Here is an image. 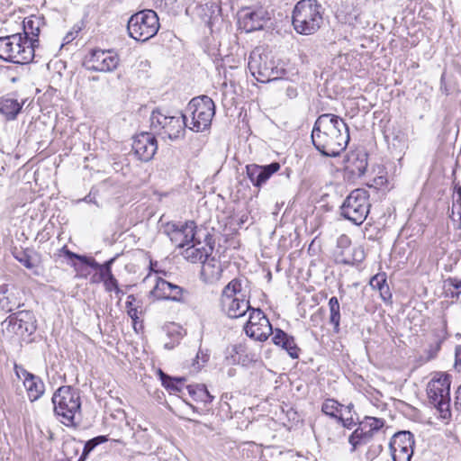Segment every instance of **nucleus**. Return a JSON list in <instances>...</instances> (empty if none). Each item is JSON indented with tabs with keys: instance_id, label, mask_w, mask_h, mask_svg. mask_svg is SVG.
<instances>
[{
	"instance_id": "obj_1",
	"label": "nucleus",
	"mask_w": 461,
	"mask_h": 461,
	"mask_svg": "<svg viewBox=\"0 0 461 461\" xmlns=\"http://www.w3.org/2000/svg\"><path fill=\"white\" fill-rule=\"evenodd\" d=\"M311 137L315 149L326 157L339 156L347 148L350 139L347 123L332 113L318 116Z\"/></svg>"
},
{
	"instance_id": "obj_2",
	"label": "nucleus",
	"mask_w": 461,
	"mask_h": 461,
	"mask_svg": "<svg viewBox=\"0 0 461 461\" xmlns=\"http://www.w3.org/2000/svg\"><path fill=\"white\" fill-rule=\"evenodd\" d=\"M54 413L65 426H77L75 419L81 413V398L78 389L70 385L58 388L51 398Z\"/></svg>"
},
{
	"instance_id": "obj_3",
	"label": "nucleus",
	"mask_w": 461,
	"mask_h": 461,
	"mask_svg": "<svg viewBox=\"0 0 461 461\" xmlns=\"http://www.w3.org/2000/svg\"><path fill=\"white\" fill-rule=\"evenodd\" d=\"M323 22L322 7L316 0H301L293 11L292 23L296 32L311 35Z\"/></svg>"
},
{
	"instance_id": "obj_4",
	"label": "nucleus",
	"mask_w": 461,
	"mask_h": 461,
	"mask_svg": "<svg viewBox=\"0 0 461 461\" xmlns=\"http://www.w3.org/2000/svg\"><path fill=\"white\" fill-rule=\"evenodd\" d=\"M248 68L252 76L261 83L277 80L285 74V68L279 67L272 53L260 47L251 51Z\"/></svg>"
},
{
	"instance_id": "obj_5",
	"label": "nucleus",
	"mask_w": 461,
	"mask_h": 461,
	"mask_svg": "<svg viewBox=\"0 0 461 461\" xmlns=\"http://www.w3.org/2000/svg\"><path fill=\"white\" fill-rule=\"evenodd\" d=\"M150 128L172 141L182 139L187 128L186 114L168 115L159 109L153 110L150 114Z\"/></svg>"
},
{
	"instance_id": "obj_6",
	"label": "nucleus",
	"mask_w": 461,
	"mask_h": 461,
	"mask_svg": "<svg viewBox=\"0 0 461 461\" xmlns=\"http://www.w3.org/2000/svg\"><path fill=\"white\" fill-rule=\"evenodd\" d=\"M22 33L0 37V59L15 64H28L33 60L34 50L27 44Z\"/></svg>"
},
{
	"instance_id": "obj_7",
	"label": "nucleus",
	"mask_w": 461,
	"mask_h": 461,
	"mask_svg": "<svg viewBox=\"0 0 461 461\" xmlns=\"http://www.w3.org/2000/svg\"><path fill=\"white\" fill-rule=\"evenodd\" d=\"M159 27L158 14L151 9H144L132 14L127 23L129 36L142 42L154 37Z\"/></svg>"
},
{
	"instance_id": "obj_8",
	"label": "nucleus",
	"mask_w": 461,
	"mask_h": 461,
	"mask_svg": "<svg viewBox=\"0 0 461 461\" xmlns=\"http://www.w3.org/2000/svg\"><path fill=\"white\" fill-rule=\"evenodd\" d=\"M185 114L191 117L187 128L195 132H201L210 128L215 114V104L207 95L193 98L185 108Z\"/></svg>"
},
{
	"instance_id": "obj_9",
	"label": "nucleus",
	"mask_w": 461,
	"mask_h": 461,
	"mask_svg": "<svg viewBox=\"0 0 461 461\" xmlns=\"http://www.w3.org/2000/svg\"><path fill=\"white\" fill-rule=\"evenodd\" d=\"M450 375L440 374L431 379L427 386L429 402L439 412L441 418L448 419L450 411Z\"/></svg>"
},
{
	"instance_id": "obj_10",
	"label": "nucleus",
	"mask_w": 461,
	"mask_h": 461,
	"mask_svg": "<svg viewBox=\"0 0 461 461\" xmlns=\"http://www.w3.org/2000/svg\"><path fill=\"white\" fill-rule=\"evenodd\" d=\"M368 198L366 190H353L340 206V215L355 225H361L369 213L371 204Z\"/></svg>"
},
{
	"instance_id": "obj_11",
	"label": "nucleus",
	"mask_w": 461,
	"mask_h": 461,
	"mask_svg": "<svg viewBox=\"0 0 461 461\" xmlns=\"http://www.w3.org/2000/svg\"><path fill=\"white\" fill-rule=\"evenodd\" d=\"M88 70L95 72H112L120 64V58L114 50H91L86 57Z\"/></svg>"
},
{
	"instance_id": "obj_12",
	"label": "nucleus",
	"mask_w": 461,
	"mask_h": 461,
	"mask_svg": "<svg viewBox=\"0 0 461 461\" xmlns=\"http://www.w3.org/2000/svg\"><path fill=\"white\" fill-rule=\"evenodd\" d=\"M244 330L249 338L258 341H266L274 330L265 313L259 308H254L249 312V320L244 325Z\"/></svg>"
},
{
	"instance_id": "obj_13",
	"label": "nucleus",
	"mask_w": 461,
	"mask_h": 461,
	"mask_svg": "<svg viewBox=\"0 0 461 461\" xmlns=\"http://www.w3.org/2000/svg\"><path fill=\"white\" fill-rule=\"evenodd\" d=\"M196 229L197 226L194 221H186L184 224L168 222L164 228V233L176 247L184 248L191 242L196 241Z\"/></svg>"
},
{
	"instance_id": "obj_14",
	"label": "nucleus",
	"mask_w": 461,
	"mask_h": 461,
	"mask_svg": "<svg viewBox=\"0 0 461 461\" xmlns=\"http://www.w3.org/2000/svg\"><path fill=\"white\" fill-rule=\"evenodd\" d=\"M414 436L410 431L395 433L389 444L393 461H411L413 456Z\"/></svg>"
},
{
	"instance_id": "obj_15",
	"label": "nucleus",
	"mask_w": 461,
	"mask_h": 461,
	"mask_svg": "<svg viewBox=\"0 0 461 461\" xmlns=\"http://www.w3.org/2000/svg\"><path fill=\"white\" fill-rule=\"evenodd\" d=\"M37 321L32 311H19L10 314L4 321L8 323L12 331L19 336H31L36 331Z\"/></svg>"
},
{
	"instance_id": "obj_16",
	"label": "nucleus",
	"mask_w": 461,
	"mask_h": 461,
	"mask_svg": "<svg viewBox=\"0 0 461 461\" xmlns=\"http://www.w3.org/2000/svg\"><path fill=\"white\" fill-rule=\"evenodd\" d=\"M132 150L139 160L143 162L151 160L158 150V141L155 135L143 131L134 136Z\"/></svg>"
},
{
	"instance_id": "obj_17",
	"label": "nucleus",
	"mask_w": 461,
	"mask_h": 461,
	"mask_svg": "<svg viewBox=\"0 0 461 461\" xmlns=\"http://www.w3.org/2000/svg\"><path fill=\"white\" fill-rule=\"evenodd\" d=\"M24 293L15 285L3 284L0 285V310L13 312L24 305Z\"/></svg>"
},
{
	"instance_id": "obj_18",
	"label": "nucleus",
	"mask_w": 461,
	"mask_h": 461,
	"mask_svg": "<svg viewBox=\"0 0 461 461\" xmlns=\"http://www.w3.org/2000/svg\"><path fill=\"white\" fill-rule=\"evenodd\" d=\"M150 294L158 300L185 302L184 294L187 292L182 287L159 277L157 279Z\"/></svg>"
},
{
	"instance_id": "obj_19",
	"label": "nucleus",
	"mask_w": 461,
	"mask_h": 461,
	"mask_svg": "<svg viewBox=\"0 0 461 461\" xmlns=\"http://www.w3.org/2000/svg\"><path fill=\"white\" fill-rule=\"evenodd\" d=\"M280 169L278 162L259 166L250 164L246 167L247 176L255 187H261L275 173Z\"/></svg>"
},
{
	"instance_id": "obj_20",
	"label": "nucleus",
	"mask_w": 461,
	"mask_h": 461,
	"mask_svg": "<svg viewBox=\"0 0 461 461\" xmlns=\"http://www.w3.org/2000/svg\"><path fill=\"white\" fill-rule=\"evenodd\" d=\"M205 240L207 245L209 246L208 249L204 247H197L198 245H201V240L196 237V241H193V245L187 247L184 252L183 256L185 258H186L188 261L192 263L196 262H202L207 259L210 257V254L213 250V247L211 245L212 236L209 234H206Z\"/></svg>"
},
{
	"instance_id": "obj_21",
	"label": "nucleus",
	"mask_w": 461,
	"mask_h": 461,
	"mask_svg": "<svg viewBox=\"0 0 461 461\" xmlns=\"http://www.w3.org/2000/svg\"><path fill=\"white\" fill-rule=\"evenodd\" d=\"M271 335H273L272 342L276 346L281 347L285 349L292 358L296 359L299 357L301 349L296 345L293 336L278 328L274 330Z\"/></svg>"
},
{
	"instance_id": "obj_22",
	"label": "nucleus",
	"mask_w": 461,
	"mask_h": 461,
	"mask_svg": "<svg viewBox=\"0 0 461 461\" xmlns=\"http://www.w3.org/2000/svg\"><path fill=\"white\" fill-rule=\"evenodd\" d=\"M41 21L39 17L31 16L25 18L23 22V38L28 41L27 44L32 46L35 50V48L39 46V35L41 32Z\"/></svg>"
},
{
	"instance_id": "obj_23",
	"label": "nucleus",
	"mask_w": 461,
	"mask_h": 461,
	"mask_svg": "<svg viewBox=\"0 0 461 461\" xmlns=\"http://www.w3.org/2000/svg\"><path fill=\"white\" fill-rule=\"evenodd\" d=\"M222 268L220 262L214 258H208L203 261L201 278L206 284H214L221 277Z\"/></svg>"
},
{
	"instance_id": "obj_24",
	"label": "nucleus",
	"mask_w": 461,
	"mask_h": 461,
	"mask_svg": "<svg viewBox=\"0 0 461 461\" xmlns=\"http://www.w3.org/2000/svg\"><path fill=\"white\" fill-rule=\"evenodd\" d=\"M221 306L227 315L232 319L242 317L248 311L250 312L251 309H253L249 302L245 300L244 295H241V298L238 297L230 302H226L222 303Z\"/></svg>"
},
{
	"instance_id": "obj_25",
	"label": "nucleus",
	"mask_w": 461,
	"mask_h": 461,
	"mask_svg": "<svg viewBox=\"0 0 461 461\" xmlns=\"http://www.w3.org/2000/svg\"><path fill=\"white\" fill-rule=\"evenodd\" d=\"M268 20H270L269 14L262 7L249 12L244 16L245 24L249 26V31L262 29Z\"/></svg>"
},
{
	"instance_id": "obj_26",
	"label": "nucleus",
	"mask_w": 461,
	"mask_h": 461,
	"mask_svg": "<svg viewBox=\"0 0 461 461\" xmlns=\"http://www.w3.org/2000/svg\"><path fill=\"white\" fill-rule=\"evenodd\" d=\"M367 165L366 153L353 155L348 158V165L346 166V171L352 177H360L365 174Z\"/></svg>"
},
{
	"instance_id": "obj_27",
	"label": "nucleus",
	"mask_w": 461,
	"mask_h": 461,
	"mask_svg": "<svg viewBox=\"0 0 461 461\" xmlns=\"http://www.w3.org/2000/svg\"><path fill=\"white\" fill-rule=\"evenodd\" d=\"M159 376L162 382V384L171 394L179 395L183 397L185 395V386L184 383L185 382V377H172L161 370H159Z\"/></svg>"
},
{
	"instance_id": "obj_28",
	"label": "nucleus",
	"mask_w": 461,
	"mask_h": 461,
	"mask_svg": "<svg viewBox=\"0 0 461 461\" xmlns=\"http://www.w3.org/2000/svg\"><path fill=\"white\" fill-rule=\"evenodd\" d=\"M23 385L26 389L28 398L31 402L40 399L45 392V384L38 375H29V378L23 380Z\"/></svg>"
},
{
	"instance_id": "obj_29",
	"label": "nucleus",
	"mask_w": 461,
	"mask_h": 461,
	"mask_svg": "<svg viewBox=\"0 0 461 461\" xmlns=\"http://www.w3.org/2000/svg\"><path fill=\"white\" fill-rule=\"evenodd\" d=\"M185 389L194 401L203 402L204 407H207L214 399L203 384L186 385Z\"/></svg>"
},
{
	"instance_id": "obj_30",
	"label": "nucleus",
	"mask_w": 461,
	"mask_h": 461,
	"mask_svg": "<svg viewBox=\"0 0 461 461\" xmlns=\"http://www.w3.org/2000/svg\"><path fill=\"white\" fill-rule=\"evenodd\" d=\"M23 104L12 97H3L0 99V113L7 120H14L22 109Z\"/></svg>"
},
{
	"instance_id": "obj_31",
	"label": "nucleus",
	"mask_w": 461,
	"mask_h": 461,
	"mask_svg": "<svg viewBox=\"0 0 461 461\" xmlns=\"http://www.w3.org/2000/svg\"><path fill=\"white\" fill-rule=\"evenodd\" d=\"M374 432L368 429H364L363 425L356 429L349 436L348 442L352 446V451H355L358 446L365 445L373 438Z\"/></svg>"
},
{
	"instance_id": "obj_32",
	"label": "nucleus",
	"mask_w": 461,
	"mask_h": 461,
	"mask_svg": "<svg viewBox=\"0 0 461 461\" xmlns=\"http://www.w3.org/2000/svg\"><path fill=\"white\" fill-rule=\"evenodd\" d=\"M241 292V279L234 278L232 279L222 290L221 303H225L226 302H230L237 297V294Z\"/></svg>"
},
{
	"instance_id": "obj_33",
	"label": "nucleus",
	"mask_w": 461,
	"mask_h": 461,
	"mask_svg": "<svg viewBox=\"0 0 461 461\" xmlns=\"http://www.w3.org/2000/svg\"><path fill=\"white\" fill-rule=\"evenodd\" d=\"M350 245L351 240L349 237H348L347 235H341L339 237L337 240V246L333 253L334 260L336 263L341 264V262L339 260V257H349V252H351L353 249L350 247Z\"/></svg>"
},
{
	"instance_id": "obj_34",
	"label": "nucleus",
	"mask_w": 461,
	"mask_h": 461,
	"mask_svg": "<svg viewBox=\"0 0 461 461\" xmlns=\"http://www.w3.org/2000/svg\"><path fill=\"white\" fill-rule=\"evenodd\" d=\"M328 304L330 309V323L333 325L334 331L339 332L340 323V305L338 298L336 296H332L330 298Z\"/></svg>"
},
{
	"instance_id": "obj_35",
	"label": "nucleus",
	"mask_w": 461,
	"mask_h": 461,
	"mask_svg": "<svg viewBox=\"0 0 461 461\" xmlns=\"http://www.w3.org/2000/svg\"><path fill=\"white\" fill-rule=\"evenodd\" d=\"M115 258H113L104 264H99L94 258L89 257L87 266L93 269L98 270V277L113 275L112 272V265L113 264Z\"/></svg>"
},
{
	"instance_id": "obj_36",
	"label": "nucleus",
	"mask_w": 461,
	"mask_h": 461,
	"mask_svg": "<svg viewBox=\"0 0 461 461\" xmlns=\"http://www.w3.org/2000/svg\"><path fill=\"white\" fill-rule=\"evenodd\" d=\"M14 258L28 269L37 267V254L32 255L28 249H21L14 252Z\"/></svg>"
},
{
	"instance_id": "obj_37",
	"label": "nucleus",
	"mask_w": 461,
	"mask_h": 461,
	"mask_svg": "<svg viewBox=\"0 0 461 461\" xmlns=\"http://www.w3.org/2000/svg\"><path fill=\"white\" fill-rule=\"evenodd\" d=\"M136 298L133 294H130L127 297L126 301V311L129 317L131 319L133 323V328L136 330H137V324L139 321V311L138 309L140 307L141 302H137Z\"/></svg>"
},
{
	"instance_id": "obj_38",
	"label": "nucleus",
	"mask_w": 461,
	"mask_h": 461,
	"mask_svg": "<svg viewBox=\"0 0 461 461\" xmlns=\"http://www.w3.org/2000/svg\"><path fill=\"white\" fill-rule=\"evenodd\" d=\"M342 407L343 405L334 399H327L322 403L321 411L326 415L338 420L339 414L342 413Z\"/></svg>"
},
{
	"instance_id": "obj_39",
	"label": "nucleus",
	"mask_w": 461,
	"mask_h": 461,
	"mask_svg": "<svg viewBox=\"0 0 461 461\" xmlns=\"http://www.w3.org/2000/svg\"><path fill=\"white\" fill-rule=\"evenodd\" d=\"M385 139H392L393 145L395 148L402 149L406 146L407 136L400 128L393 127L392 131L385 135Z\"/></svg>"
},
{
	"instance_id": "obj_40",
	"label": "nucleus",
	"mask_w": 461,
	"mask_h": 461,
	"mask_svg": "<svg viewBox=\"0 0 461 461\" xmlns=\"http://www.w3.org/2000/svg\"><path fill=\"white\" fill-rule=\"evenodd\" d=\"M365 258V252L361 247L353 248L351 252H349V257H339V260L342 265H355L357 263H360Z\"/></svg>"
},
{
	"instance_id": "obj_41",
	"label": "nucleus",
	"mask_w": 461,
	"mask_h": 461,
	"mask_svg": "<svg viewBox=\"0 0 461 461\" xmlns=\"http://www.w3.org/2000/svg\"><path fill=\"white\" fill-rule=\"evenodd\" d=\"M133 439L140 449H150L151 444L147 429H137L133 433Z\"/></svg>"
},
{
	"instance_id": "obj_42",
	"label": "nucleus",
	"mask_w": 461,
	"mask_h": 461,
	"mask_svg": "<svg viewBox=\"0 0 461 461\" xmlns=\"http://www.w3.org/2000/svg\"><path fill=\"white\" fill-rule=\"evenodd\" d=\"M107 441L108 437L104 435L97 436L87 440L82 451L84 453V457H87L88 455L95 449V447Z\"/></svg>"
},
{
	"instance_id": "obj_43",
	"label": "nucleus",
	"mask_w": 461,
	"mask_h": 461,
	"mask_svg": "<svg viewBox=\"0 0 461 461\" xmlns=\"http://www.w3.org/2000/svg\"><path fill=\"white\" fill-rule=\"evenodd\" d=\"M360 424L363 425L364 429H368L369 431L375 433L384 426V420L383 419L367 416Z\"/></svg>"
},
{
	"instance_id": "obj_44",
	"label": "nucleus",
	"mask_w": 461,
	"mask_h": 461,
	"mask_svg": "<svg viewBox=\"0 0 461 461\" xmlns=\"http://www.w3.org/2000/svg\"><path fill=\"white\" fill-rule=\"evenodd\" d=\"M99 281L104 283V286L106 292H113L119 286L118 281L113 275L98 277V280L95 279V275L92 277L93 283Z\"/></svg>"
},
{
	"instance_id": "obj_45",
	"label": "nucleus",
	"mask_w": 461,
	"mask_h": 461,
	"mask_svg": "<svg viewBox=\"0 0 461 461\" xmlns=\"http://www.w3.org/2000/svg\"><path fill=\"white\" fill-rule=\"evenodd\" d=\"M209 354L207 351H203V349H199L195 358L193 361V366L194 370H200L209 360Z\"/></svg>"
},
{
	"instance_id": "obj_46",
	"label": "nucleus",
	"mask_w": 461,
	"mask_h": 461,
	"mask_svg": "<svg viewBox=\"0 0 461 461\" xmlns=\"http://www.w3.org/2000/svg\"><path fill=\"white\" fill-rule=\"evenodd\" d=\"M60 252L63 253V255L66 258H68L69 259H77L80 263L87 266L89 257H87L86 255L77 254V253L69 250L67 246H63L60 249Z\"/></svg>"
},
{
	"instance_id": "obj_47",
	"label": "nucleus",
	"mask_w": 461,
	"mask_h": 461,
	"mask_svg": "<svg viewBox=\"0 0 461 461\" xmlns=\"http://www.w3.org/2000/svg\"><path fill=\"white\" fill-rule=\"evenodd\" d=\"M386 284H387L386 276L384 273H379V274L374 276L370 279V282H369L370 286L373 289H376V290H379L382 287V285H384Z\"/></svg>"
},
{
	"instance_id": "obj_48",
	"label": "nucleus",
	"mask_w": 461,
	"mask_h": 461,
	"mask_svg": "<svg viewBox=\"0 0 461 461\" xmlns=\"http://www.w3.org/2000/svg\"><path fill=\"white\" fill-rule=\"evenodd\" d=\"M383 450V447L380 444L372 445L369 447L366 453V459L367 461H373Z\"/></svg>"
},
{
	"instance_id": "obj_49",
	"label": "nucleus",
	"mask_w": 461,
	"mask_h": 461,
	"mask_svg": "<svg viewBox=\"0 0 461 461\" xmlns=\"http://www.w3.org/2000/svg\"><path fill=\"white\" fill-rule=\"evenodd\" d=\"M379 291V294H380V297L381 299L384 302V303H388L390 302L391 303V300H392V293L390 291V288H389V285L388 284L384 285H382V287L378 290Z\"/></svg>"
},
{
	"instance_id": "obj_50",
	"label": "nucleus",
	"mask_w": 461,
	"mask_h": 461,
	"mask_svg": "<svg viewBox=\"0 0 461 461\" xmlns=\"http://www.w3.org/2000/svg\"><path fill=\"white\" fill-rule=\"evenodd\" d=\"M14 372L18 378H21L22 376L24 377V379L29 378V375H32L33 374L28 372L25 368H23L22 366L14 364Z\"/></svg>"
},
{
	"instance_id": "obj_51",
	"label": "nucleus",
	"mask_w": 461,
	"mask_h": 461,
	"mask_svg": "<svg viewBox=\"0 0 461 461\" xmlns=\"http://www.w3.org/2000/svg\"><path fill=\"white\" fill-rule=\"evenodd\" d=\"M337 420L347 429H351L352 426L355 425V421L352 417L344 418L342 413L339 414V417Z\"/></svg>"
},
{
	"instance_id": "obj_52",
	"label": "nucleus",
	"mask_w": 461,
	"mask_h": 461,
	"mask_svg": "<svg viewBox=\"0 0 461 461\" xmlns=\"http://www.w3.org/2000/svg\"><path fill=\"white\" fill-rule=\"evenodd\" d=\"M446 283L447 284V285L458 290V293L456 294L461 293V279H458L457 277H448L446 280Z\"/></svg>"
},
{
	"instance_id": "obj_53",
	"label": "nucleus",
	"mask_w": 461,
	"mask_h": 461,
	"mask_svg": "<svg viewBox=\"0 0 461 461\" xmlns=\"http://www.w3.org/2000/svg\"><path fill=\"white\" fill-rule=\"evenodd\" d=\"M455 367L461 373V346L456 349Z\"/></svg>"
},
{
	"instance_id": "obj_54",
	"label": "nucleus",
	"mask_w": 461,
	"mask_h": 461,
	"mask_svg": "<svg viewBox=\"0 0 461 461\" xmlns=\"http://www.w3.org/2000/svg\"><path fill=\"white\" fill-rule=\"evenodd\" d=\"M454 407L457 411H461V384L456 392Z\"/></svg>"
},
{
	"instance_id": "obj_55",
	"label": "nucleus",
	"mask_w": 461,
	"mask_h": 461,
	"mask_svg": "<svg viewBox=\"0 0 461 461\" xmlns=\"http://www.w3.org/2000/svg\"><path fill=\"white\" fill-rule=\"evenodd\" d=\"M86 203H93L97 204L95 200V194L93 193V191H90V193L83 199Z\"/></svg>"
},
{
	"instance_id": "obj_56",
	"label": "nucleus",
	"mask_w": 461,
	"mask_h": 461,
	"mask_svg": "<svg viewBox=\"0 0 461 461\" xmlns=\"http://www.w3.org/2000/svg\"><path fill=\"white\" fill-rule=\"evenodd\" d=\"M5 155H4V152L0 149V176H3V173L5 171Z\"/></svg>"
},
{
	"instance_id": "obj_57",
	"label": "nucleus",
	"mask_w": 461,
	"mask_h": 461,
	"mask_svg": "<svg viewBox=\"0 0 461 461\" xmlns=\"http://www.w3.org/2000/svg\"><path fill=\"white\" fill-rule=\"evenodd\" d=\"M113 292L115 293V295H116V297L118 298L119 301L122 300V296L125 294L119 286Z\"/></svg>"
},
{
	"instance_id": "obj_58",
	"label": "nucleus",
	"mask_w": 461,
	"mask_h": 461,
	"mask_svg": "<svg viewBox=\"0 0 461 461\" xmlns=\"http://www.w3.org/2000/svg\"><path fill=\"white\" fill-rule=\"evenodd\" d=\"M287 95L292 97L296 95V90L294 87H288L287 88Z\"/></svg>"
},
{
	"instance_id": "obj_59",
	"label": "nucleus",
	"mask_w": 461,
	"mask_h": 461,
	"mask_svg": "<svg viewBox=\"0 0 461 461\" xmlns=\"http://www.w3.org/2000/svg\"><path fill=\"white\" fill-rule=\"evenodd\" d=\"M455 190L458 194V196H459L457 201H460L461 200V186H456Z\"/></svg>"
},
{
	"instance_id": "obj_60",
	"label": "nucleus",
	"mask_w": 461,
	"mask_h": 461,
	"mask_svg": "<svg viewBox=\"0 0 461 461\" xmlns=\"http://www.w3.org/2000/svg\"><path fill=\"white\" fill-rule=\"evenodd\" d=\"M86 458L87 457H84V453L82 452V454L77 461H86Z\"/></svg>"
},
{
	"instance_id": "obj_61",
	"label": "nucleus",
	"mask_w": 461,
	"mask_h": 461,
	"mask_svg": "<svg viewBox=\"0 0 461 461\" xmlns=\"http://www.w3.org/2000/svg\"><path fill=\"white\" fill-rule=\"evenodd\" d=\"M351 408H353V405H352V404H350V405H348V406H347V407H346V409H348V412H350Z\"/></svg>"
},
{
	"instance_id": "obj_62",
	"label": "nucleus",
	"mask_w": 461,
	"mask_h": 461,
	"mask_svg": "<svg viewBox=\"0 0 461 461\" xmlns=\"http://www.w3.org/2000/svg\"><path fill=\"white\" fill-rule=\"evenodd\" d=\"M444 77H445V74H443V75L441 76V83L443 82Z\"/></svg>"
},
{
	"instance_id": "obj_63",
	"label": "nucleus",
	"mask_w": 461,
	"mask_h": 461,
	"mask_svg": "<svg viewBox=\"0 0 461 461\" xmlns=\"http://www.w3.org/2000/svg\"><path fill=\"white\" fill-rule=\"evenodd\" d=\"M68 38H69V35H66L65 40H68V41H69Z\"/></svg>"
}]
</instances>
